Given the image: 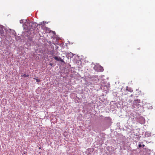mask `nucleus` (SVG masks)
Masks as SVG:
<instances>
[{
  "label": "nucleus",
  "mask_w": 155,
  "mask_h": 155,
  "mask_svg": "<svg viewBox=\"0 0 155 155\" xmlns=\"http://www.w3.org/2000/svg\"><path fill=\"white\" fill-rule=\"evenodd\" d=\"M0 33L1 35V36H3L4 35V31L3 29H1L0 30Z\"/></svg>",
  "instance_id": "nucleus-3"
},
{
  "label": "nucleus",
  "mask_w": 155,
  "mask_h": 155,
  "mask_svg": "<svg viewBox=\"0 0 155 155\" xmlns=\"http://www.w3.org/2000/svg\"><path fill=\"white\" fill-rule=\"evenodd\" d=\"M142 146L143 147H144L145 146V145L144 144H143Z\"/></svg>",
  "instance_id": "nucleus-11"
},
{
  "label": "nucleus",
  "mask_w": 155,
  "mask_h": 155,
  "mask_svg": "<svg viewBox=\"0 0 155 155\" xmlns=\"http://www.w3.org/2000/svg\"><path fill=\"white\" fill-rule=\"evenodd\" d=\"M140 99H137L134 100L133 101V106L134 107H137V108L138 109L139 108V106L141 107L140 105Z\"/></svg>",
  "instance_id": "nucleus-1"
},
{
  "label": "nucleus",
  "mask_w": 155,
  "mask_h": 155,
  "mask_svg": "<svg viewBox=\"0 0 155 155\" xmlns=\"http://www.w3.org/2000/svg\"><path fill=\"white\" fill-rule=\"evenodd\" d=\"M127 90L128 91H130V92H132V90H131L130 89L129 90H128V89L127 88Z\"/></svg>",
  "instance_id": "nucleus-8"
},
{
  "label": "nucleus",
  "mask_w": 155,
  "mask_h": 155,
  "mask_svg": "<svg viewBox=\"0 0 155 155\" xmlns=\"http://www.w3.org/2000/svg\"><path fill=\"white\" fill-rule=\"evenodd\" d=\"M21 76L22 77H24V78H25L27 77H28V75H27L26 74H24L21 75Z\"/></svg>",
  "instance_id": "nucleus-5"
},
{
  "label": "nucleus",
  "mask_w": 155,
  "mask_h": 155,
  "mask_svg": "<svg viewBox=\"0 0 155 155\" xmlns=\"http://www.w3.org/2000/svg\"><path fill=\"white\" fill-rule=\"evenodd\" d=\"M133 95L132 94L131 95H130V97H132V96H133Z\"/></svg>",
  "instance_id": "nucleus-12"
},
{
  "label": "nucleus",
  "mask_w": 155,
  "mask_h": 155,
  "mask_svg": "<svg viewBox=\"0 0 155 155\" xmlns=\"http://www.w3.org/2000/svg\"><path fill=\"white\" fill-rule=\"evenodd\" d=\"M53 64H52V63H50V65H51V66H52V65H53Z\"/></svg>",
  "instance_id": "nucleus-10"
},
{
  "label": "nucleus",
  "mask_w": 155,
  "mask_h": 155,
  "mask_svg": "<svg viewBox=\"0 0 155 155\" xmlns=\"http://www.w3.org/2000/svg\"><path fill=\"white\" fill-rule=\"evenodd\" d=\"M34 79H35L36 80V81L37 82H40L41 81L39 79H36V78H33Z\"/></svg>",
  "instance_id": "nucleus-7"
},
{
  "label": "nucleus",
  "mask_w": 155,
  "mask_h": 155,
  "mask_svg": "<svg viewBox=\"0 0 155 155\" xmlns=\"http://www.w3.org/2000/svg\"><path fill=\"white\" fill-rule=\"evenodd\" d=\"M141 146H142V145L141 144H140L138 145V147H141Z\"/></svg>",
  "instance_id": "nucleus-9"
},
{
  "label": "nucleus",
  "mask_w": 155,
  "mask_h": 155,
  "mask_svg": "<svg viewBox=\"0 0 155 155\" xmlns=\"http://www.w3.org/2000/svg\"><path fill=\"white\" fill-rule=\"evenodd\" d=\"M45 22L44 23V21H43V22H41L40 23V24H39V25L42 26H44L45 25Z\"/></svg>",
  "instance_id": "nucleus-4"
},
{
  "label": "nucleus",
  "mask_w": 155,
  "mask_h": 155,
  "mask_svg": "<svg viewBox=\"0 0 155 155\" xmlns=\"http://www.w3.org/2000/svg\"><path fill=\"white\" fill-rule=\"evenodd\" d=\"M54 59L58 61H60L61 62L64 63V61L60 57H58L57 56H54Z\"/></svg>",
  "instance_id": "nucleus-2"
},
{
  "label": "nucleus",
  "mask_w": 155,
  "mask_h": 155,
  "mask_svg": "<svg viewBox=\"0 0 155 155\" xmlns=\"http://www.w3.org/2000/svg\"><path fill=\"white\" fill-rule=\"evenodd\" d=\"M27 155V153L26 151H24L22 153V155Z\"/></svg>",
  "instance_id": "nucleus-6"
}]
</instances>
